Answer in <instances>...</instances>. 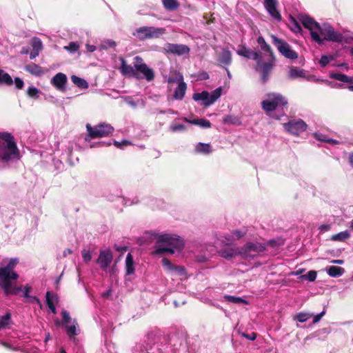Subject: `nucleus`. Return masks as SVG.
Returning <instances> with one entry per match:
<instances>
[{
    "mask_svg": "<svg viewBox=\"0 0 353 353\" xmlns=\"http://www.w3.org/2000/svg\"><path fill=\"white\" fill-rule=\"evenodd\" d=\"M18 263L17 258H12L6 265L0 268V288L6 296L17 295L22 291V285L17 287L12 285V281L17 280L19 276L14 271Z\"/></svg>",
    "mask_w": 353,
    "mask_h": 353,
    "instance_id": "f257e3e1",
    "label": "nucleus"
},
{
    "mask_svg": "<svg viewBox=\"0 0 353 353\" xmlns=\"http://www.w3.org/2000/svg\"><path fill=\"white\" fill-rule=\"evenodd\" d=\"M120 60L121 62L120 70L124 76L138 79L145 78L148 81H151L154 79L152 69L147 65L141 57L136 56L134 58L133 65L127 64L123 57H121Z\"/></svg>",
    "mask_w": 353,
    "mask_h": 353,
    "instance_id": "f03ea898",
    "label": "nucleus"
},
{
    "mask_svg": "<svg viewBox=\"0 0 353 353\" xmlns=\"http://www.w3.org/2000/svg\"><path fill=\"white\" fill-rule=\"evenodd\" d=\"M184 247L182 239L175 234H161L158 236L155 253L164 254L169 253L173 254L175 250L180 251Z\"/></svg>",
    "mask_w": 353,
    "mask_h": 353,
    "instance_id": "7ed1b4c3",
    "label": "nucleus"
},
{
    "mask_svg": "<svg viewBox=\"0 0 353 353\" xmlns=\"http://www.w3.org/2000/svg\"><path fill=\"white\" fill-rule=\"evenodd\" d=\"M0 161L9 162L13 159H19L20 152L14 137L9 132H0Z\"/></svg>",
    "mask_w": 353,
    "mask_h": 353,
    "instance_id": "20e7f679",
    "label": "nucleus"
},
{
    "mask_svg": "<svg viewBox=\"0 0 353 353\" xmlns=\"http://www.w3.org/2000/svg\"><path fill=\"white\" fill-rule=\"evenodd\" d=\"M268 99L261 102L262 108L267 112H272L277 108H286L287 99L280 93H268Z\"/></svg>",
    "mask_w": 353,
    "mask_h": 353,
    "instance_id": "39448f33",
    "label": "nucleus"
},
{
    "mask_svg": "<svg viewBox=\"0 0 353 353\" xmlns=\"http://www.w3.org/2000/svg\"><path fill=\"white\" fill-rule=\"evenodd\" d=\"M298 19L305 28H307L310 31L312 39L320 45L323 44V39L317 32L320 26L319 23H317L312 17L305 14H299L298 16Z\"/></svg>",
    "mask_w": 353,
    "mask_h": 353,
    "instance_id": "423d86ee",
    "label": "nucleus"
},
{
    "mask_svg": "<svg viewBox=\"0 0 353 353\" xmlns=\"http://www.w3.org/2000/svg\"><path fill=\"white\" fill-rule=\"evenodd\" d=\"M165 30L163 28L142 26L137 28L136 32L133 33V35L137 37L139 40L144 41L146 39L159 38L165 33Z\"/></svg>",
    "mask_w": 353,
    "mask_h": 353,
    "instance_id": "0eeeda50",
    "label": "nucleus"
},
{
    "mask_svg": "<svg viewBox=\"0 0 353 353\" xmlns=\"http://www.w3.org/2000/svg\"><path fill=\"white\" fill-rule=\"evenodd\" d=\"M275 59L268 61H263L261 56L256 60L255 70L260 72L261 79L263 84L266 83L270 79V75L274 66Z\"/></svg>",
    "mask_w": 353,
    "mask_h": 353,
    "instance_id": "6e6552de",
    "label": "nucleus"
},
{
    "mask_svg": "<svg viewBox=\"0 0 353 353\" xmlns=\"http://www.w3.org/2000/svg\"><path fill=\"white\" fill-rule=\"evenodd\" d=\"M317 32L319 36L323 37V41L326 40L337 43L343 41V35L340 32L335 31L333 27L328 23H323L322 26H319Z\"/></svg>",
    "mask_w": 353,
    "mask_h": 353,
    "instance_id": "1a4fd4ad",
    "label": "nucleus"
},
{
    "mask_svg": "<svg viewBox=\"0 0 353 353\" xmlns=\"http://www.w3.org/2000/svg\"><path fill=\"white\" fill-rule=\"evenodd\" d=\"M272 42L276 47L279 52L285 57L290 59H296L298 54L291 48L288 43L283 39H279L274 34L271 35Z\"/></svg>",
    "mask_w": 353,
    "mask_h": 353,
    "instance_id": "9d476101",
    "label": "nucleus"
},
{
    "mask_svg": "<svg viewBox=\"0 0 353 353\" xmlns=\"http://www.w3.org/2000/svg\"><path fill=\"white\" fill-rule=\"evenodd\" d=\"M86 129L88 136L91 139L108 137L114 131L113 127L109 124H100L94 127H92L90 124L88 123L86 125Z\"/></svg>",
    "mask_w": 353,
    "mask_h": 353,
    "instance_id": "9b49d317",
    "label": "nucleus"
},
{
    "mask_svg": "<svg viewBox=\"0 0 353 353\" xmlns=\"http://www.w3.org/2000/svg\"><path fill=\"white\" fill-rule=\"evenodd\" d=\"M285 129L292 134L299 135L306 130L307 125L301 119L298 121H290L283 124Z\"/></svg>",
    "mask_w": 353,
    "mask_h": 353,
    "instance_id": "f8f14e48",
    "label": "nucleus"
},
{
    "mask_svg": "<svg viewBox=\"0 0 353 353\" xmlns=\"http://www.w3.org/2000/svg\"><path fill=\"white\" fill-rule=\"evenodd\" d=\"M265 250V247L264 245L256 243H247L243 247L239 248L238 251L239 255L243 256L244 257L248 256L251 252H262Z\"/></svg>",
    "mask_w": 353,
    "mask_h": 353,
    "instance_id": "ddd939ff",
    "label": "nucleus"
},
{
    "mask_svg": "<svg viewBox=\"0 0 353 353\" xmlns=\"http://www.w3.org/2000/svg\"><path fill=\"white\" fill-rule=\"evenodd\" d=\"M113 259V255L110 250H102L97 259V263L103 271H107Z\"/></svg>",
    "mask_w": 353,
    "mask_h": 353,
    "instance_id": "4468645a",
    "label": "nucleus"
},
{
    "mask_svg": "<svg viewBox=\"0 0 353 353\" xmlns=\"http://www.w3.org/2000/svg\"><path fill=\"white\" fill-rule=\"evenodd\" d=\"M277 0H264V7L272 18L277 21H281L282 17L277 9Z\"/></svg>",
    "mask_w": 353,
    "mask_h": 353,
    "instance_id": "2eb2a0df",
    "label": "nucleus"
},
{
    "mask_svg": "<svg viewBox=\"0 0 353 353\" xmlns=\"http://www.w3.org/2000/svg\"><path fill=\"white\" fill-rule=\"evenodd\" d=\"M168 53L181 56L190 52V48L185 44L168 43L166 46Z\"/></svg>",
    "mask_w": 353,
    "mask_h": 353,
    "instance_id": "dca6fc26",
    "label": "nucleus"
},
{
    "mask_svg": "<svg viewBox=\"0 0 353 353\" xmlns=\"http://www.w3.org/2000/svg\"><path fill=\"white\" fill-rule=\"evenodd\" d=\"M68 79L65 74L62 72L57 73L53 78L51 79V83L59 90H64L65 88V85L67 83Z\"/></svg>",
    "mask_w": 353,
    "mask_h": 353,
    "instance_id": "f3484780",
    "label": "nucleus"
},
{
    "mask_svg": "<svg viewBox=\"0 0 353 353\" xmlns=\"http://www.w3.org/2000/svg\"><path fill=\"white\" fill-rule=\"evenodd\" d=\"M219 65L223 68L229 66L232 63V53L228 50H223L218 59Z\"/></svg>",
    "mask_w": 353,
    "mask_h": 353,
    "instance_id": "a211bd4d",
    "label": "nucleus"
},
{
    "mask_svg": "<svg viewBox=\"0 0 353 353\" xmlns=\"http://www.w3.org/2000/svg\"><path fill=\"white\" fill-rule=\"evenodd\" d=\"M32 50L30 54V59H34L39 56V52L43 48V44L40 39L34 37L32 41Z\"/></svg>",
    "mask_w": 353,
    "mask_h": 353,
    "instance_id": "6ab92c4d",
    "label": "nucleus"
},
{
    "mask_svg": "<svg viewBox=\"0 0 353 353\" xmlns=\"http://www.w3.org/2000/svg\"><path fill=\"white\" fill-rule=\"evenodd\" d=\"M237 54L247 59H252L256 61L259 59L261 53L259 52L253 51L251 49L243 47L241 50L237 51Z\"/></svg>",
    "mask_w": 353,
    "mask_h": 353,
    "instance_id": "aec40b11",
    "label": "nucleus"
},
{
    "mask_svg": "<svg viewBox=\"0 0 353 353\" xmlns=\"http://www.w3.org/2000/svg\"><path fill=\"white\" fill-rule=\"evenodd\" d=\"M25 71L29 72L32 75L40 77L44 73V70L40 65L31 63L26 65L24 68Z\"/></svg>",
    "mask_w": 353,
    "mask_h": 353,
    "instance_id": "412c9836",
    "label": "nucleus"
},
{
    "mask_svg": "<svg viewBox=\"0 0 353 353\" xmlns=\"http://www.w3.org/2000/svg\"><path fill=\"white\" fill-rule=\"evenodd\" d=\"M187 89V85L185 82L181 81L179 83L178 87L175 89L173 97L176 100H182L185 94Z\"/></svg>",
    "mask_w": 353,
    "mask_h": 353,
    "instance_id": "4be33fe9",
    "label": "nucleus"
},
{
    "mask_svg": "<svg viewBox=\"0 0 353 353\" xmlns=\"http://www.w3.org/2000/svg\"><path fill=\"white\" fill-rule=\"evenodd\" d=\"M257 43H259V45L261 47V49L263 51L268 52L270 57L272 58V59H274V54L272 48L270 47V46L269 44H268L266 43V41H265V39L263 37L260 36L258 37Z\"/></svg>",
    "mask_w": 353,
    "mask_h": 353,
    "instance_id": "5701e85b",
    "label": "nucleus"
},
{
    "mask_svg": "<svg viewBox=\"0 0 353 353\" xmlns=\"http://www.w3.org/2000/svg\"><path fill=\"white\" fill-rule=\"evenodd\" d=\"M185 122L190 123L193 125H199L203 128H209L211 127V123L205 119H197L190 120L187 117L183 119Z\"/></svg>",
    "mask_w": 353,
    "mask_h": 353,
    "instance_id": "b1692460",
    "label": "nucleus"
},
{
    "mask_svg": "<svg viewBox=\"0 0 353 353\" xmlns=\"http://www.w3.org/2000/svg\"><path fill=\"white\" fill-rule=\"evenodd\" d=\"M77 325H78V323H77V320L74 319L73 322H72V325H66V326L65 327L67 335L68 336L70 339H74V336L79 334L78 330H77Z\"/></svg>",
    "mask_w": 353,
    "mask_h": 353,
    "instance_id": "393cba45",
    "label": "nucleus"
},
{
    "mask_svg": "<svg viewBox=\"0 0 353 353\" xmlns=\"http://www.w3.org/2000/svg\"><path fill=\"white\" fill-rule=\"evenodd\" d=\"M125 271L127 275H131L134 272V259L130 253L127 254L125 259Z\"/></svg>",
    "mask_w": 353,
    "mask_h": 353,
    "instance_id": "a878e982",
    "label": "nucleus"
},
{
    "mask_svg": "<svg viewBox=\"0 0 353 353\" xmlns=\"http://www.w3.org/2000/svg\"><path fill=\"white\" fill-rule=\"evenodd\" d=\"M222 88L219 87L212 92L211 94H209V100L205 103V107H208L214 103L221 95Z\"/></svg>",
    "mask_w": 353,
    "mask_h": 353,
    "instance_id": "bb28decb",
    "label": "nucleus"
},
{
    "mask_svg": "<svg viewBox=\"0 0 353 353\" xmlns=\"http://www.w3.org/2000/svg\"><path fill=\"white\" fill-rule=\"evenodd\" d=\"M162 3L165 9L169 11L176 10L180 6L177 0H162Z\"/></svg>",
    "mask_w": 353,
    "mask_h": 353,
    "instance_id": "cd10ccee",
    "label": "nucleus"
},
{
    "mask_svg": "<svg viewBox=\"0 0 353 353\" xmlns=\"http://www.w3.org/2000/svg\"><path fill=\"white\" fill-rule=\"evenodd\" d=\"M305 76V70L299 69L296 67H291L289 71V77L292 79L296 78H303Z\"/></svg>",
    "mask_w": 353,
    "mask_h": 353,
    "instance_id": "c85d7f7f",
    "label": "nucleus"
},
{
    "mask_svg": "<svg viewBox=\"0 0 353 353\" xmlns=\"http://www.w3.org/2000/svg\"><path fill=\"white\" fill-rule=\"evenodd\" d=\"M239 248L234 249V248H224L220 250L219 253L221 256L225 259H230L236 255L239 254L238 251Z\"/></svg>",
    "mask_w": 353,
    "mask_h": 353,
    "instance_id": "c756f323",
    "label": "nucleus"
},
{
    "mask_svg": "<svg viewBox=\"0 0 353 353\" xmlns=\"http://www.w3.org/2000/svg\"><path fill=\"white\" fill-rule=\"evenodd\" d=\"M330 77L333 79L352 84V77L341 73H332Z\"/></svg>",
    "mask_w": 353,
    "mask_h": 353,
    "instance_id": "7c9ffc66",
    "label": "nucleus"
},
{
    "mask_svg": "<svg viewBox=\"0 0 353 353\" xmlns=\"http://www.w3.org/2000/svg\"><path fill=\"white\" fill-rule=\"evenodd\" d=\"M212 151V146L208 143H199L196 146V152L198 153L208 154Z\"/></svg>",
    "mask_w": 353,
    "mask_h": 353,
    "instance_id": "2f4dec72",
    "label": "nucleus"
},
{
    "mask_svg": "<svg viewBox=\"0 0 353 353\" xmlns=\"http://www.w3.org/2000/svg\"><path fill=\"white\" fill-rule=\"evenodd\" d=\"M13 83L11 76L4 70L0 69V85H11Z\"/></svg>",
    "mask_w": 353,
    "mask_h": 353,
    "instance_id": "473e14b6",
    "label": "nucleus"
},
{
    "mask_svg": "<svg viewBox=\"0 0 353 353\" xmlns=\"http://www.w3.org/2000/svg\"><path fill=\"white\" fill-rule=\"evenodd\" d=\"M345 270L343 268L339 266H330L327 269V274L332 277H337L341 276Z\"/></svg>",
    "mask_w": 353,
    "mask_h": 353,
    "instance_id": "72a5a7b5",
    "label": "nucleus"
},
{
    "mask_svg": "<svg viewBox=\"0 0 353 353\" xmlns=\"http://www.w3.org/2000/svg\"><path fill=\"white\" fill-rule=\"evenodd\" d=\"M192 99L194 101H203V105L205 106V103L210 99L209 92L208 91H203L200 93H194Z\"/></svg>",
    "mask_w": 353,
    "mask_h": 353,
    "instance_id": "f704fd0d",
    "label": "nucleus"
},
{
    "mask_svg": "<svg viewBox=\"0 0 353 353\" xmlns=\"http://www.w3.org/2000/svg\"><path fill=\"white\" fill-rule=\"evenodd\" d=\"M71 79H72V81L73 82V83L75 84L77 86H78L80 88L85 89V88H88V82L82 78H80L75 75H72L71 77Z\"/></svg>",
    "mask_w": 353,
    "mask_h": 353,
    "instance_id": "c9c22d12",
    "label": "nucleus"
},
{
    "mask_svg": "<svg viewBox=\"0 0 353 353\" xmlns=\"http://www.w3.org/2000/svg\"><path fill=\"white\" fill-rule=\"evenodd\" d=\"M350 237V234L347 231L341 232L333 234L330 239L334 241H345Z\"/></svg>",
    "mask_w": 353,
    "mask_h": 353,
    "instance_id": "e433bc0d",
    "label": "nucleus"
},
{
    "mask_svg": "<svg viewBox=\"0 0 353 353\" xmlns=\"http://www.w3.org/2000/svg\"><path fill=\"white\" fill-rule=\"evenodd\" d=\"M11 322V314L7 312L5 315L0 316V327L4 328Z\"/></svg>",
    "mask_w": 353,
    "mask_h": 353,
    "instance_id": "4c0bfd02",
    "label": "nucleus"
},
{
    "mask_svg": "<svg viewBox=\"0 0 353 353\" xmlns=\"http://www.w3.org/2000/svg\"><path fill=\"white\" fill-rule=\"evenodd\" d=\"M171 271L174 272L175 275L181 276V279L186 278V271L183 266L174 265Z\"/></svg>",
    "mask_w": 353,
    "mask_h": 353,
    "instance_id": "58836bf2",
    "label": "nucleus"
},
{
    "mask_svg": "<svg viewBox=\"0 0 353 353\" xmlns=\"http://www.w3.org/2000/svg\"><path fill=\"white\" fill-rule=\"evenodd\" d=\"M224 298L226 301H228L233 303L239 304V303H248L245 299H243L241 297H238V296H231V295H225L224 296Z\"/></svg>",
    "mask_w": 353,
    "mask_h": 353,
    "instance_id": "ea45409f",
    "label": "nucleus"
},
{
    "mask_svg": "<svg viewBox=\"0 0 353 353\" xmlns=\"http://www.w3.org/2000/svg\"><path fill=\"white\" fill-rule=\"evenodd\" d=\"M291 29L294 32H299L301 30L300 21L295 18L290 17Z\"/></svg>",
    "mask_w": 353,
    "mask_h": 353,
    "instance_id": "a19ab883",
    "label": "nucleus"
},
{
    "mask_svg": "<svg viewBox=\"0 0 353 353\" xmlns=\"http://www.w3.org/2000/svg\"><path fill=\"white\" fill-rule=\"evenodd\" d=\"M46 304L48 307L54 305V301H57V296L55 294L48 291L46 294Z\"/></svg>",
    "mask_w": 353,
    "mask_h": 353,
    "instance_id": "79ce46f5",
    "label": "nucleus"
},
{
    "mask_svg": "<svg viewBox=\"0 0 353 353\" xmlns=\"http://www.w3.org/2000/svg\"><path fill=\"white\" fill-rule=\"evenodd\" d=\"M223 123L228 124L239 125L241 122L236 117L228 115L223 118Z\"/></svg>",
    "mask_w": 353,
    "mask_h": 353,
    "instance_id": "37998d69",
    "label": "nucleus"
},
{
    "mask_svg": "<svg viewBox=\"0 0 353 353\" xmlns=\"http://www.w3.org/2000/svg\"><path fill=\"white\" fill-rule=\"evenodd\" d=\"M312 314H309L305 312H300L296 315L294 319L299 322L303 323L305 322Z\"/></svg>",
    "mask_w": 353,
    "mask_h": 353,
    "instance_id": "c03bdc74",
    "label": "nucleus"
},
{
    "mask_svg": "<svg viewBox=\"0 0 353 353\" xmlns=\"http://www.w3.org/2000/svg\"><path fill=\"white\" fill-rule=\"evenodd\" d=\"M61 316H62V321H61V324L65 327L66 325H68L69 323H70L71 321V317L70 316V314L68 311L66 310H63L61 312Z\"/></svg>",
    "mask_w": 353,
    "mask_h": 353,
    "instance_id": "a18cd8bd",
    "label": "nucleus"
},
{
    "mask_svg": "<svg viewBox=\"0 0 353 353\" xmlns=\"http://www.w3.org/2000/svg\"><path fill=\"white\" fill-rule=\"evenodd\" d=\"M79 48V45L76 42H70L68 46L64 47V49L72 53L77 52Z\"/></svg>",
    "mask_w": 353,
    "mask_h": 353,
    "instance_id": "49530a36",
    "label": "nucleus"
},
{
    "mask_svg": "<svg viewBox=\"0 0 353 353\" xmlns=\"http://www.w3.org/2000/svg\"><path fill=\"white\" fill-rule=\"evenodd\" d=\"M317 276V273L315 270H310L306 274L303 276L309 281H314Z\"/></svg>",
    "mask_w": 353,
    "mask_h": 353,
    "instance_id": "de8ad7c7",
    "label": "nucleus"
},
{
    "mask_svg": "<svg viewBox=\"0 0 353 353\" xmlns=\"http://www.w3.org/2000/svg\"><path fill=\"white\" fill-rule=\"evenodd\" d=\"M185 129L186 128L183 124H172L170 125V130L173 132L177 131H184Z\"/></svg>",
    "mask_w": 353,
    "mask_h": 353,
    "instance_id": "09e8293b",
    "label": "nucleus"
},
{
    "mask_svg": "<svg viewBox=\"0 0 353 353\" xmlns=\"http://www.w3.org/2000/svg\"><path fill=\"white\" fill-rule=\"evenodd\" d=\"M333 59L332 57L327 55H323L319 60V63L322 67H325L327 65L330 60Z\"/></svg>",
    "mask_w": 353,
    "mask_h": 353,
    "instance_id": "8fccbe9b",
    "label": "nucleus"
},
{
    "mask_svg": "<svg viewBox=\"0 0 353 353\" xmlns=\"http://www.w3.org/2000/svg\"><path fill=\"white\" fill-rule=\"evenodd\" d=\"M131 144V142L127 140H123L121 142L114 141V145L120 149H122L124 146H128Z\"/></svg>",
    "mask_w": 353,
    "mask_h": 353,
    "instance_id": "3c124183",
    "label": "nucleus"
},
{
    "mask_svg": "<svg viewBox=\"0 0 353 353\" xmlns=\"http://www.w3.org/2000/svg\"><path fill=\"white\" fill-rule=\"evenodd\" d=\"M161 262L164 268H165L168 270L171 271L174 265L172 264L171 261L168 259L163 258Z\"/></svg>",
    "mask_w": 353,
    "mask_h": 353,
    "instance_id": "603ef678",
    "label": "nucleus"
},
{
    "mask_svg": "<svg viewBox=\"0 0 353 353\" xmlns=\"http://www.w3.org/2000/svg\"><path fill=\"white\" fill-rule=\"evenodd\" d=\"M39 90L34 87H29L27 90L28 94L31 97H37Z\"/></svg>",
    "mask_w": 353,
    "mask_h": 353,
    "instance_id": "864d4df0",
    "label": "nucleus"
},
{
    "mask_svg": "<svg viewBox=\"0 0 353 353\" xmlns=\"http://www.w3.org/2000/svg\"><path fill=\"white\" fill-rule=\"evenodd\" d=\"M245 233L242 232L240 230H233L232 232V238L233 239H240L242 236H243Z\"/></svg>",
    "mask_w": 353,
    "mask_h": 353,
    "instance_id": "5fc2aeb1",
    "label": "nucleus"
},
{
    "mask_svg": "<svg viewBox=\"0 0 353 353\" xmlns=\"http://www.w3.org/2000/svg\"><path fill=\"white\" fill-rule=\"evenodd\" d=\"M241 336L248 340L254 341L256 338L257 334L256 332H252L251 334L242 332Z\"/></svg>",
    "mask_w": 353,
    "mask_h": 353,
    "instance_id": "6e6d98bb",
    "label": "nucleus"
},
{
    "mask_svg": "<svg viewBox=\"0 0 353 353\" xmlns=\"http://www.w3.org/2000/svg\"><path fill=\"white\" fill-rule=\"evenodd\" d=\"M82 257L85 262H89L92 259V255L90 252L85 250L82 251Z\"/></svg>",
    "mask_w": 353,
    "mask_h": 353,
    "instance_id": "4d7b16f0",
    "label": "nucleus"
},
{
    "mask_svg": "<svg viewBox=\"0 0 353 353\" xmlns=\"http://www.w3.org/2000/svg\"><path fill=\"white\" fill-rule=\"evenodd\" d=\"M14 83H15L16 88L18 90H21L23 88V85H24L23 81L19 77H16L14 79Z\"/></svg>",
    "mask_w": 353,
    "mask_h": 353,
    "instance_id": "13d9d810",
    "label": "nucleus"
},
{
    "mask_svg": "<svg viewBox=\"0 0 353 353\" xmlns=\"http://www.w3.org/2000/svg\"><path fill=\"white\" fill-rule=\"evenodd\" d=\"M325 311L323 310L322 312L315 315L313 319V323H316L319 321H320V320L325 315Z\"/></svg>",
    "mask_w": 353,
    "mask_h": 353,
    "instance_id": "bf43d9fd",
    "label": "nucleus"
},
{
    "mask_svg": "<svg viewBox=\"0 0 353 353\" xmlns=\"http://www.w3.org/2000/svg\"><path fill=\"white\" fill-rule=\"evenodd\" d=\"M31 289H32L31 286H30L28 285H26L24 287V293H23L24 297H26V298H29L30 297L29 293H30Z\"/></svg>",
    "mask_w": 353,
    "mask_h": 353,
    "instance_id": "052dcab7",
    "label": "nucleus"
},
{
    "mask_svg": "<svg viewBox=\"0 0 353 353\" xmlns=\"http://www.w3.org/2000/svg\"><path fill=\"white\" fill-rule=\"evenodd\" d=\"M331 228V225L329 224H323L319 227V230L321 231H328Z\"/></svg>",
    "mask_w": 353,
    "mask_h": 353,
    "instance_id": "680f3d73",
    "label": "nucleus"
},
{
    "mask_svg": "<svg viewBox=\"0 0 353 353\" xmlns=\"http://www.w3.org/2000/svg\"><path fill=\"white\" fill-rule=\"evenodd\" d=\"M201 80H206L209 79V74L206 72H203L199 74Z\"/></svg>",
    "mask_w": 353,
    "mask_h": 353,
    "instance_id": "e2e57ef3",
    "label": "nucleus"
},
{
    "mask_svg": "<svg viewBox=\"0 0 353 353\" xmlns=\"http://www.w3.org/2000/svg\"><path fill=\"white\" fill-rule=\"evenodd\" d=\"M267 244L272 248L279 246V245L277 243V241L276 240H270Z\"/></svg>",
    "mask_w": 353,
    "mask_h": 353,
    "instance_id": "0e129e2a",
    "label": "nucleus"
},
{
    "mask_svg": "<svg viewBox=\"0 0 353 353\" xmlns=\"http://www.w3.org/2000/svg\"><path fill=\"white\" fill-rule=\"evenodd\" d=\"M114 248L116 249V250L119 251V252H125L128 249L127 247L125 246H123V247H119L117 245H114Z\"/></svg>",
    "mask_w": 353,
    "mask_h": 353,
    "instance_id": "69168bd1",
    "label": "nucleus"
},
{
    "mask_svg": "<svg viewBox=\"0 0 353 353\" xmlns=\"http://www.w3.org/2000/svg\"><path fill=\"white\" fill-rule=\"evenodd\" d=\"M106 43L110 47H115L117 45L116 42L113 40H108Z\"/></svg>",
    "mask_w": 353,
    "mask_h": 353,
    "instance_id": "338daca9",
    "label": "nucleus"
},
{
    "mask_svg": "<svg viewBox=\"0 0 353 353\" xmlns=\"http://www.w3.org/2000/svg\"><path fill=\"white\" fill-rule=\"evenodd\" d=\"M349 161L351 166L353 168V152L350 154Z\"/></svg>",
    "mask_w": 353,
    "mask_h": 353,
    "instance_id": "774afa93",
    "label": "nucleus"
}]
</instances>
